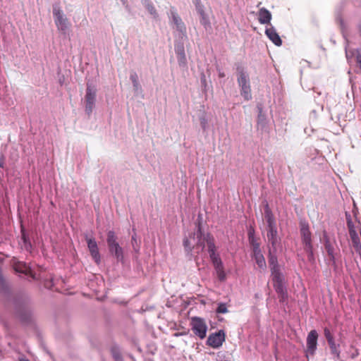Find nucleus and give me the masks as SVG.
I'll list each match as a JSON object with an SVG mask.
<instances>
[{
  "instance_id": "cd10ccee",
  "label": "nucleus",
  "mask_w": 361,
  "mask_h": 361,
  "mask_svg": "<svg viewBox=\"0 0 361 361\" xmlns=\"http://www.w3.org/2000/svg\"><path fill=\"white\" fill-rule=\"evenodd\" d=\"M324 333V336L326 338L328 343L334 341V336L329 329L325 328Z\"/></svg>"
},
{
  "instance_id": "f3484780",
  "label": "nucleus",
  "mask_w": 361,
  "mask_h": 361,
  "mask_svg": "<svg viewBox=\"0 0 361 361\" xmlns=\"http://www.w3.org/2000/svg\"><path fill=\"white\" fill-rule=\"evenodd\" d=\"M349 235H350V239L352 241V244H353V246L355 250L357 252H361V243H360V240L357 233L356 232V231L352 230V231H350V233Z\"/></svg>"
},
{
  "instance_id": "79ce46f5",
  "label": "nucleus",
  "mask_w": 361,
  "mask_h": 361,
  "mask_svg": "<svg viewBox=\"0 0 361 361\" xmlns=\"http://www.w3.org/2000/svg\"><path fill=\"white\" fill-rule=\"evenodd\" d=\"M19 361H30L28 359L26 358H21L19 360Z\"/></svg>"
},
{
  "instance_id": "a19ab883",
  "label": "nucleus",
  "mask_w": 361,
  "mask_h": 361,
  "mask_svg": "<svg viewBox=\"0 0 361 361\" xmlns=\"http://www.w3.org/2000/svg\"><path fill=\"white\" fill-rule=\"evenodd\" d=\"M251 241H250V243L252 245V243H257L255 241V239H254V237H252L251 238Z\"/></svg>"
},
{
  "instance_id": "aec40b11",
  "label": "nucleus",
  "mask_w": 361,
  "mask_h": 361,
  "mask_svg": "<svg viewBox=\"0 0 361 361\" xmlns=\"http://www.w3.org/2000/svg\"><path fill=\"white\" fill-rule=\"evenodd\" d=\"M324 247H325V250L327 252V255H328V257H329V259L333 262L334 264H335L336 263V259H335V255H334V246L331 245V242L329 241V239H326L325 240V243H324Z\"/></svg>"
},
{
  "instance_id": "6e6552de",
  "label": "nucleus",
  "mask_w": 361,
  "mask_h": 361,
  "mask_svg": "<svg viewBox=\"0 0 361 361\" xmlns=\"http://www.w3.org/2000/svg\"><path fill=\"white\" fill-rule=\"evenodd\" d=\"M53 14L54 16L55 24L58 30L63 33H66L69 25L68 18L63 15L62 10L59 8L54 7L53 9Z\"/></svg>"
},
{
  "instance_id": "4468645a",
  "label": "nucleus",
  "mask_w": 361,
  "mask_h": 361,
  "mask_svg": "<svg viewBox=\"0 0 361 361\" xmlns=\"http://www.w3.org/2000/svg\"><path fill=\"white\" fill-rule=\"evenodd\" d=\"M267 236L269 243L271 244L274 249H276V245L279 243L276 226L268 228Z\"/></svg>"
},
{
  "instance_id": "5701e85b",
  "label": "nucleus",
  "mask_w": 361,
  "mask_h": 361,
  "mask_svg": "<svg viewBox=\"0 0 361 361\" xmlns=\"http://www.w3.org/2000/svg\"><path fill=\"white\" fill-rule=\"evenodd\" d=\"M171 15L173 22L176 25L177 29L181 32L185 30V27L180 16L175 12H172Z\"/></svg>"
},
{
  "instance_id": "473e14b6",
  "label": "nucleus",
  "mask_w": 361,
  "mask_h": 361,
  "mask_svg": "<svg viewBox=\"0 0 361 361\" xmlns=\"http://www.w3.org/2000/svg\"><path fill=\"white\" fill-rule=\"evenodd\" d=\"M347 224L349 231V234L350 233V231H355L354 225L350 219L348 220Z\"/></svg>"
},
{
  "instance_id": "f257e3e1",
  "label": "nucleus",
  "mask_w": 361,
  "mask_h": 361,
  "mask_svg": "<svg viewBox=\"0 0 361 361\" xmlns=\"http://www.w3.org/2000/svg\"><path fill=\"white\" fill-rule=\"evenodd\" d=\"M208 236H210L214 239V238L209 233L207 234L206 236L203 237L201 227L199 226L197 232L195 233L192 236H190V239L187 238L184 240V247L188 252H190L192 249L198 247H201L202 250H203L204 247V242L207 243Z\"/></svg>"
},
{
  "instance_id": "39448f33",
  "label": "nucleus",
  "mask_w": 361,
  "mask_h": 361,
  "mask_svg": "<svg viewBox=\"0 0 361 361\" xmlns=\"http://www.w3.org/2000/svg\"><path fill=\"white\" fill-rule=\"evenodd\" d=\"M191 329L194 334L200 339H204L207 336V325L203 318L192 317L190 319Z\"/></svg>"
},
{
  "instance_id": "f03ea898",
  "label": "nucleus",
  "mask_w": 361,
  "mask_h": 361,
  "mask_svg": "<svg viewBox=\"0 0 361 361\" xmlns=\"http://www.w3.org/2000/svg\"><path fill=\"white\" fill-rule=\"evenodd\" d=\"M238 83L240 88V94L245 100L249 101L252 99L251 87L248 75L245 72L243 68L238 67Z\"/></svg>"
},
{
  "instance_id": "6ab92c4d",
  "label": "nucleus",
  "mask_w": 361,
  "mask_h": 361,
  "mask_svg": "<svg viewBox=\"0 0 361 361\" xmlns=\"http://www.w3.org/2000/svg\"><path fill=\"white\" fill-rule=\"evenodd\" d=\"M253 258L255 260L258 267L262 270H265L267 268V264L264 255L262 252L257 251L256 254H253Z\"/></svg>"
},
{
  "instance_id": "1a4fd4ad",
  "label": "nucleus",
  "mask_w": 361,
  "mask_h": 361,
  "mask_svg": "<svg viewBox=\"0 0 361 361\" xmlns=\"http://www.w3.org/2000/svg\"><path fill=\"white\" fill-rule=\"evenodd\" d=\"M96 99V90L90 85H87L86 94L85 96V112L90 115L94 106Z\"/></svg>"
},
{
  "instance_id": "393cba45",
  "label": "nucleus",
  "mask_w": 361,
  "mask_h": 361,
  "mask_svg": "<svg viewBox=\"0 0 361 361\" xmlns=\"http://www.w3.org/2000/svg\"><path fill=\"white\" fill-rule=\"evenodd\" d=\"M269 263L271 270L279 268L276 257L273 255L271 252L269 253Z\"/></svg>"
},
{
  "instance_id": "20e7f679",
  "label": "nucleus",
  "mask_w": 361,
  "mask_h": 361,
  "mask_svg": "<svg viewBox=\"0 0 361 361\" xmlns=\"http://www.w3.org/2000/svg\"><path fill=\"white\" fill-rule=\"evenodd\" d=\"M207 245L208 247V252L209 253V257L216 270V272L224 270V267L222 261L219 254H217L216 252V248L214 244V239L210 236H208L207 239Z\"/></svg>"
},
{
  "instance_id": "ea45409f",
  "label": "nucleus",
  "mask_w": 361,
  "mask_h": 361,
  "mask_svg": "<svg viewBox=\"0 0 361 361\" xmlns=\"http://www.w3.org/2000/svg\"><path fill=\"white\" fill-rule=\"evenodd\" d=\"M251 241H250V243L252 245V243H257L255 241V239H254V237H252L251 238Z\"/></svg>"
},
{
  "instance_id": "e433bc0d",
  "label": "nucleus",
  "mask_w": 361,
  "mask_h": 361,
  "mask_svg": "<svg viewBox=\"0 0 361 361\" xmlns=\"http://www.w3.org/2000/svg\"><path fill=\"white\" fill-rule=\"evenodd\" d=\"M248 237H249V241H251V240H251V238H252V237H254V236H253V232H252L251 231H250L248 232Z\"/></svg>"
},
{
  "instance_id": "c9c22d12",
  "label": "nucleus",
  "mask_w": 361,
  "mask_h": 361,
  "mask_svg": "<svg viewBox=\"0 0 361 361\" xmlns=\"http://www.w3.org/2000/svg\"><path fill=\"white\" fill-rule=\"evenodd\" d=\"M199 13H200L202 18V20H205L206 18H205V13L204 11L202 10V9H200L199 10Z\"/></svg>"
},
{
  "instance_id": "a878e982",
  "label": "nucleus",
  "mask_w": 361,
  "mask_h": 361,
  "mask_svg": "<svg viewBox=\"0 0 361 361\" xmlns=\"http://www.w3.org/2000/svg\"><path fill=\"white\" fill-rule=\"evenodd\" d=\"M130 78L132 81L133 85L135 89H137L140 86L138 82V77L136 73H133L130 74Z\"/></svg>"
},
{
  "instance_id": "2f4dec72",
  "label": "nucleus",
  "mask_w": 361,
  "mask_h": 361,
  "mask_svg": "<svg viewBox=\"0 0 361 361\" xmlns=\"http://www.w3.org/2000/svg\"><path fill=\"white\" fill-rule=\"evenodd\" d=\"M356 63L361 72V54L360 52H357V54L356 55Z\"/></svg>"
},
{
  "instance_id": "37998d69",
  "label": "nucleus",
  "mask_w": 361,
  "mask_h": 361,
  "mask_svg": "<svg viewBox=\"0 0 361 361\" xmlns=\"http://www.w3.org/2000/svg\"><path fill=\"white\" fill-rule=\"evenodd\" d=\"M0 167H3V164H0Z\"/></svg>"
},
{
  "instance_id": "f704fd0d",
  "label": "nucleus",
  "mask_w": 361,
  "mask_h": 361,
  "mask_svg": "<svg viewBox=\"0 0 361 361\" xmlns=\"http://www.w3.org/2000/svg\"><path fill=\"white\" fill-rule=\"evenodd\" d=\"M200 123H201V126H202V128L205 129L206 128V125H207V121H206L204 117H202L200 119Z\"/></svg>"
},
{
  "instance_id": "58836bf2",
  "label": "nucleus",
  "mask_w": 361,
  "mask_h": 361,
  "mask_svg": "<svg viewBox=\"0 0 361 361\" xmlns=\"http://www.w3.org/2000/svg\"><path fill=\"white\" fill-rule=\"evenodd\" d=\"M219 78H224V77H225V73L224 72L219 71Z\"/></svg>"
},
{
  "instance_id": "bb28decb",
  "label": "nucleus",
  "mask_w": 361,
  "mask_h": 361,
  "mask_svg": "<svg viewBox=\"0 0 361 361\" xmlns=\"http://www.w3.org/2000/svg\"><path fill=\"white\" fill-rule=\"evenodd\" d=\"M216 313L225 314L228 312V309L225 303H219L216 310Z\"/></svg>"
},
{
  "instance_id": "9b49d317",
  "label": "nucleus",
  "mask_w": 361,
  "mask_h": 361,
  "mask_svg": "<svg viewBox=\"0 0 361 361\" xmlns=\"http://www.w3.org/2000/svg\"><path fill=\"white\" fill-rule=\"evenodd\" d=\"M86 241L92 259L99 264L100 263V255L96 240L94 238L86 237Z\"/></svg>"
},
{
  "instance_id": "f8f14e48",
  "label": "nucleus",
  "mask_w": 361,
  "mask_h": 361,
  "mask_svg": "<svg viewBox=\"0 0 361 361\" xmlns=\"http://www.w3.org/2000/svg\"><path fill=\"white\" fill-rule=\"evenodd\" d=\"M13 269L16 272L23 273L26 276H29L32 279H35L31 269L24 262H17L13 264Z\"/></svg>"
},
{
  "instance_id": "9d476101",
  "label": "nucleus",
  "mask_w": 361,
  "mask_h": 361,
  "mask_svg": "<svg viewBox=\"0 0 361 361\" xmlns=\"http://www.w3.org/2000/svg\"><path fill=\"white\" fill-rule=\"evenodd\" d=\"M225 332L223 330H219L218 332L209 336L207 344L213 348H218L222 345L225 341Z\"/></svg>"
},
{
  "instance_id": "c756f323",
  "label": "nucleus",
  "mask_w": 361,
  "mask_h": 361,
  "mask_svg": "<svg viewBox=\"0 0 361 361\" xmlns=\"http://www.w3.org/2000/svg\"><path fill=\"white\" fill-rule=\"evenodd\" d=\"M216 275H217L219 280L221 281H224L226 279V275L224 271V269L222 271H217Z\"/></svg>"
},
{
  "instance_id": "a211bd4d",
  "label": "nucleus",
  "mask_w": 361,
  "mask_h": 361,
  "mask_svg": "<svg viewBox=\"0 0 361 361\" xmlns=\"http://www.w3.org/2000/svg\"><path fill=\"white\" fill-rule=\"evenodd\" d=\"M264 218H265L266 222L267 224L268 228L276 226L274 214H272L271 211L269 208L268 205H267L266 209L264 210Z\"/></svg>"
},
{
  "instance_id": "c85d7f7f",
  "label": "nucleus",
  "mask_w": 361,
  "mask_h": 361,
  "mask_svg": "<svg viewBox=\"0 0 361 361\" xmlns=\"http://www.w3.org/2000/svg\"><path fill=\"white\" fill-rule=\"evenodd\" d=\"M147 8L151 15H153L154 16H157V10H156L155 7L152 4H148L147 6Z\"/></svg>"
},
{
  "instance_id": "b1692460",
  "label": "nucleus",
  "mask_w": 361,
  "mask_h": 361,
  "mask_svg": "<svg viewBox=\"0 0 361 361\" xmlns=\"http://www.w3.org/2000/svg\"><path fill=\"white\" fill-rule=\"evenodd\" d=\"M331 353L333 354L337 360H340V350H338V346L336 345L335 341L328 343Z\"/></svg>"
},
{
  "instance_id": "0eeeda50",
  "label": "nucleus",
  "mask_w": 361,
  "mask_h": 361,
  "mask_svg": "<svg viewBox=\"0 0 361 361\" xmlns=\"http://www.w3.org/2000/svg\"><path fill=\"white\" fill-rule=\"evenodd\" d=\"M318 333L316 330H311L306 340V357H308L310 355L313 356L315 354L317 348V340H318Z\"/></svg>"
},
{
  "instance_id": "412c9836",
  "label": "nucleus",
  "mask_w": 361,
  "mask_h": 361,
  "mask_svg": "<svg viewBox=\"0 0 361 361\" xmlns=\"http://www.w3.org/2000/svg\"><path fill=\"white\" fill-rule=\"evenodd\" d=\"M176 53L177 54L178 61L180 66H185L187 63L186 56L185 54L184 47L183 46L178 47L176 49Z\"/></svg>"
},
{
  "instance_id": "423d86ee",
  "label": "nucleus",
  "mask_w": 361,
  "mask_h": 361,
  "mask_svg": "<svg viewBox=\"0 0 361 361\" xmlns=\"http://www.w3.org/2000/svg\"><path fill=\"white\" fill-rule=\"evenodd\" d=\"M300 234L302 241L304 245V249L308 255L309 259L313 257L312 234L307 224L302 223L300 225Z\"/></svg>"
},
{
  "instance_id": "dca6fc26",
  "label": "nucleus",
  "mask_w": 361,
  "mask_h": 361,
  "mask_svg": "<svg viewBox=\"0 0 361 361\" xmlns=\"http://www.w3.org/2000/svg\"><path fill=\"white\" fill-rule=\"evenodd\" d=\"M274 288L278 294V298L281 302H284L288 299V292L283 283L274 284Z\"/></svg>"
},
{
  "instance_id": "7ed1b4c3",
  "label": "nucleus",
  "mask_w": 361,
  "mask_h": 361,
  "mask_svg": "<svg viewBox=\"0 0 361 361\" xmlns=\"http://www.w3.org/2000/svg\"><path fill=\"white\" fill-rule=\"evenodd\" d=\"M117 236L114 231H109L107 233L106 243L109 252L114 255L118 261H122L123 259V250L117 241Z\"/></svg>"
},
{
  "instance_id": "ddd939ff",
  "label": "nucleus",
  "mask_w": 361,
  "mask_h": 361,
  "mask_svg": "<svg viewBox=\"0 0 361 361\" xmlns=\"http://www.w3.org/2000/svg\"><path fill=\"white\" fill-rule=\"evenodd\" d=\"M265 34L275 45L279 47L282 44V40L274 27H267Z\"/></svg>"
},
{
  "instance_id": "7c9ffc66",
  "label": "nucleus",
  "mask_w": 361,
  "mask_h": 361,
  "mask_svg": "<svg viewBox=\"0 0 361 361\" xmlns=\"http://www.w3.org/2000/svg\"><path fill=\"white\" fill-rule=\"evenodd\" d=\"M252 252L253 254H256L257 251H259V252H262L259 244V243H252Z\"/></svg>"
},
{
  "instance_id": "4be33fe9",
  "label": "nucleus",
  "mask_w": 361,
  "mask_h": 361,
  "mask_svg": "<svg viewBox=\"0 0 361 361\" xmlns=\"http://www.w3.org/2000/svg\"><path fill=\"white\" fill-rule=\"evenodd\" d=\"M272 281L274 284H281L283 281V277L279 268L271 270Z\"/></svg>"
},
{
  "instance_id": "72a5a7b5",
  "label": "nucleus",
  "mask_w": 361,
  "mask_h": 361,
  "mask_svg": "<svg viewBox=\"0 0 361 361\" xmlns=\"http://www.w3.org/2000/svg\"><path fill=\"white\" fill-rule=\"evenodd\" d=\"M352 348L353 349V352L352 353L350 357H351V358L354 359L359 355V351L356 348H353V347H352Z\"/></svg>"
},
{
  "instance_id": "2eb2a0df",
  "label": "nucleus",
  "mask_w": 361,
  "mask_h": 361,
  "mask_svg": "<svg viewBox=\"0 0 361 361\" xmlns=\"http://www.w3.org/2000/svg\"><path fill=\"white\" fill-rule=\"evenodd\" d=\"M271 20V13L265 8H262L258 11V20L261 24H269Z\"/></svg>"
},
{
  "instance_id": "4c0bfd02",
  "label": "nucleus",
  "mask_w": 361,
  "mask_h": 361,
  "mask_svg": "<svg viewBox=\"0 0 361 361\" xmlns=\"http://www.w3.org/2000/svg\"><path fill=\"white\" fill-rule=\"evenodd\" d=\"M22 239L23 240V241H24L25 243H26V241H27V238H26L25 234V233H24L23 231H22Z\"/></svg>"
}]
</instances>
